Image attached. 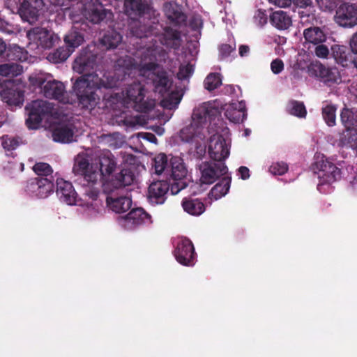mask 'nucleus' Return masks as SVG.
<instances>
[{
    "mask_svg": "<svg viewBox=\"0 0 357 357\" xmlns=\"http://www.w3.org/2000/svg\"><path fill=\"white\" fill-rule=\"evenodd\" d=\"M75 175L80 176V184L84 192L85 199L96 201L99 197L100 187L104 191L109 192L113 189H119L133 183L135 180L134 172L130 168H123L112 176L107 183H102L100 181V174L93 166L89 163L88 159L79 157L75 159L73 167Z\"/></svg>",
    "mask_w": 357,
    "mask_h": 357,
    "instance_id": "1",
    "label": "nucleus"
},
{
    "mask_svg": "<svg viewBox=\"0 0 357 357\" xmlns=\"http://www.w3.org/2000/svg\"><path fill=\"white\" fill-rule=\"evenodd\" d=\"M121 76L114 73H105L102 77L98 75L80 76L73 82V89L77 98L78 107L84 111L91 112L100 102L97 90L102 88L112 89L121 85Z\"/></svg>",
    "mask_w": 357,
    "mask_h": 357,
    "instance_id": "2",
    "label": "nucleus"
},
{
    "mask_svg": "<svg viewBox=\"0 0 357 357\" xmlns=\"http://www.w3.org/2000/svg\"><path fill=\"white\" fill-rule=\"evenodd\" d=\"M158 64L149 62L142 66L130 56H121L116 61V74L121 76V81L135 77L137 73L147 76L151 80L153 90L161 96L167 93L172 87V79L163 69L157 70Z\"/></svg>",
    "mask_w": 357,
    "mask_h": 357,
    "instance_id": "3",
    "label": "nucleus"
},
{
    "mask_svg": "<svg viewBox=\"0 0 357 357\" xmlns=\"http://www.w3.org/2000/svg\"><path fill=\"white\" fill-rule=\"evenodd\" d=\"M220 116L218 107L214 102H204L193 110L192 123L180 132V137L183 142H192L195 136V128L202 127L207 121H214Z\"/></svg>",
    "mask_w": 357,
    "mask_h": 357,
    "instance_id": "4",
    "label": "nucleus"
},
{
    "mask_svg": "<svg viewBox=\"0 0 357 357\" xmlns=\"http://www.w3.org/2000/svg\"><path fill=\"white\" fill-rule=\"evenodd\" d=\"M30 84L40 89V92L45 98L54 99L62 103H68V96L63 83L52 79L50 75L43 73L31 75L29 77Z\"/></svg>",
    "mask_w": 357,
    "mask_h": 357,
    "instance_id": "5",
    "label": "nucleus"
},
{
    "mask_svg": "<svg viewBox=\"0 0 357 357\" xmlns=\"http://www.w3.org/2000/svg\"><path fill=\"white\" fill-rule=\"evenodd\" d=\"M313 171L317 174L319 178L317 190L320 192H325L324 185L328 186L340 180L342 176L341 169L328 159H321L315 162L313 165Z\"/></svg>",
    "mask_w": 357,
    "mask_h": 357,
    "instance_id": "6",
    "label": "nucleus"
},
{
    "mask_svg": "<svg viewBox=\"0 0 357 357\" xmlns=\"http://www.w3.org/2000/svg\"><path fill=\"white\" fill-rule=\"evenodd\" d=\"M125 95V102L137 112H146L154 107L153 100H145L144 86L139 82L128 84Z\"/></svg>",
    "mask_w": 357,
    "mask_h": 357,
    "instance_id": "7",
    "label": "nucleus"
},
{
    "mask_svg": "<svg viewBox=\"0 0 357 357\" xmlns=\"http://www.w3.org/2000/svg\"><path fill=\"white\" fill-rule=\"evenodd\" d=\"M25 109L29 116L26 119V124L29 129H35L45 116L52 114L54 105L46 100H36L29 103Z\"/></svg>",
    "mask_w": 357,
    "mask_h": 357,
    "instance_id": "8",
    "label": "nucleus"
},
{
    "mask_svg": "<svg viewBox=\"0 0 357 357\" xmlns=\"http://www.w3.org/2000/svg\"><path fill=\"white\" fill-rule=\"evenodd\" d=\"M310 76L315 77L328 86L341 82V76L336 68H331L319 62L311 63L308 67Z\"/></svg>",
    "mask_w": 357,
    "mask_h": 357,
    "instance_id": "9",
    "label": "nucleus"
},
{
    "mask_svg": "<svg viewBox=\"0 0 357 357\" xmlns=\"http://www.w3.org/2000/svg\"><path fill=\"white\" fill-rule=\"evenodd\" d=\"M26 37L31 43L43 49L52 48L59 40L56 34L43 27H33L26 32Z\"/></svg>",
    "mask_w": 357,
    "mask_h": 357,
    "instance_id": "10",
    "label": "nucleus"
},
{
    "mask_svg": "<svg viewBox=\"0 0 357 357\" xmlns=\"http://www.w3.org/2000/svg\"><path fill=\"white\" fill-rule=\"evenodd\" d=\"M201 171V181L205 184H211L218 178L227 174L228 168L225 162L210 161L199 165Z\"/></svg>",
    "mask_w": 357,
    "mask_h": 357,
    "instance_id": "11",
    "label": "nucleus"
},
{
    "mask_svg": "<svg viewBox=\"0 0 357 357\" xmlns=\"http://www.w3.org/2000/svg\"><path fill=\"white\" fill-rule=\"evenodd\" d=\"M176 261L183 266H192L195 264L196 253L192 241L187 238L178 242L174 251Z\"/></svg>",
    "mask_w": 357,
    "mask_h": 357,
    "instance_id": "12",
    "label": "nucleus"
},
{
    "mask_svg": "<svg viewBox=\"0 0 357 357\" xmlns=\"http://www.w3.org/2000/svg\"><path fill=\"white\" fill-rule=\"evenodd\" d=\"M26 191L38 198L47 197L54 191L53 179L47 177H36L29 179L26 184Z\"/></svg>",
    "mask_w": 357,
    "mask_h": 357,
    "instance_id": "13",
    "label": "nucleus"
},
{
    "mask_svg": "<svg viewBox=\"0 0 357 357\" xmlns=\"http://www.w3.org/2000/svg\"><path fill=\"white\" fill-rule=\"evenodd\" d=\"M208 153L213 161L222 162L229 155V149L225 137L222 135L214 134L211 136L208 144Z\"/></svg>",
    "mask_w": 357,
    "mask_h": 357,
    "instance_id": "14",
    "label": "nucleus"
},
{
    "mask_svg": "<svg viewBox=\"0 0 357 357\" xmlns=\"http://www.w3.org/2000/svg\"><path fill=\"white\" fill-rule=\"evenodd\" d=\"M335 22L342 27H353L357 24V5L343 3L336 10Z\"/></svg>",
    "mask_w": 357,
    "mask_h": 357,
    "instance_id": "15",
    "label": "nucleus"
},
{
    "mask_svg": "<svg viewBox=\"0 0 357 357\" xmlns=\"http://www.w3.org/2000/svg\"><path fill=\"white\" fill-rule=\"evenodd\" d=\"M97 56L94 54L82 51L79 55L75 59L73 65L75 72L81 74L82 76L86 75H98L93 71L96 66Z\"/></svg>",
    "mask_w": 357,
    "mask_h": 357,
    "instance_id": "16",
    "label": "nucleus"
},
{
    "mask_svg": "<svg viewBox=\"0 0 357 357\" xmlns=\"http://www.w3.org/2000/svg\"><path fill=\"white\" fill-rule=\"evenodd\" d=\"M84 17L92 24L107 23L113 13L106 9L101 3H92L86 6L83 13Z\"/></svg>",
    "mask_w": 357,
    "mask_h": 357,
    "instance_id": "17",
    "label": "nucleus"
},
{
    "mask_svg": "<svg viewBox=\"0 0 357 357\" xmlns=\"http://www.w3.org/2000/svg\"><path fill=\"white\" fill-rule=\"evenodd\" d=\"M169 190V183L166 181L153 182L148 188L147 199L152 205L165 203Z\"/></svg>",
    "mask_w": 357,
    "mask_h": 357,
    "instance_id": "18",
    "label": "nucleus"
},
{
    "mask_svg": "<svg viewBox=\"0 0 357 357\" xmlns=\"http://www.w3.org/2000/svg\"><path fill=\"white\" fill-rule=\"evenodd\" d=\"M43 6V0H24L19 8L20 15L23 20L33 23L38 20Z\"/></svg>",
    "mask_w": 357,
    "mask_h": 357,
    "instance_id": "19",
    "label": "nucleus"
},
{
    "mask_svg": "<svg viewBox=\"0 0 357 357\" xmlns=\"http://www.w3.org/2000/svg\"><path fill=\"white\" fill-rule=\"evenodd\" d=\"M56 193L61 202L68 205L77 204V194L70 182L63 178H57Z\"/></svg>",
    "mask_w": 357,
    "mask_h": 357,
    "instance_id": "20",
    "label": "nucleus"
},
{
    "mask_svg": "<svg viewBox=\"0 0 357 357\" xmlns=\"http://www.w3.org/2000/svg\"><path fill=\"white\" fill-rule=\"evenodd\" d=\"M332 54L335 61L343 67L353 66L356 56L350 48L339 45L332 47Z\"/></svg>",
    "mask_w": 357,
    "mask_h": 357,
    "instance_id": "21",
    "label": "nucleus"
},
{
    "mask_svg": "<svg viewBox=\"0 0 357 357\" xmlns=\"http://www.w3.org/2000/svg\"><path fill=\"white\" fill-rule=\"evenodd\" d=\"M128 227H136L152 223L151 215L142 208L132 209L124 218Z\"/></svg>",
    "mask_w": 357,
    "mask_h": 357,
    "instance_id": "22",
    "label": "nucleus"
},
{
    "mask_svg": "<svg viewBox=\"0 0 357 357\" xmlns=\"http://www.w3.org/2000/svg\"><path fill=\"white\" fill-rule=\"evenodd\" d=\"M100 169L98 171L101 176H110L116 168V158L110 151H104L98 156Z\"/></svg>",
    "mask_w": 357,
    "mask_h": 357,
    "instance_id": "23",
    "label": "nucleus"
},
{
    "mask_svg": "<svg viewBox=\"0 0 357 357\" xmlns=\"http://www.w3.org/2000/svg\"><path fill=\"white\" fill-rule=\"evenodd\" d=\"M74 127L72 123L58 124L52 131L53 140L56 142L69 143L73 141Z\"/></svg>",
    "mask_w": 357,
    "mask_h": 357,
    "instance_id": "24",
    "label": "nucleus"
},
{
    "mask_svg": "<svg viewBox=\"0 0 357 357\" xmlns=\"http://www.w3.org/2000/svg\"><path fill=\"white\" fill-rule=\"evenodd\" d=\"M107 207L116 213L128 211L132 206V199L126 196L113 197L112 195L106 198Z\"/></svg>",
    "mask_w": 357,
    "mask_h": 357,
    "instance_id": "25",
    "label": "nucleus"
},
{
    "mask_svg": "<svg viewBox=\"0 0 357 357\" xmlns=\"http://www.w3.org/2000/svg\"><path fill=\"white\" fill-rule=\"evenodd\" d=\"M124 8L127 15L135 18L146 13L149 10V6L143 0H125Z\"/></svg>",
    "mask_w": 357,
    "mask_h": 357,
    "instance_id": "26",
    "label": "nucleus"
},
{
    "mask_svg": "<svg viewBox=\"0 0 357 357\" xmlns=\"http://www.w3.org/2000/svg\"><path fill=\"white\" fill-rule=\"evenodd\" d=\"M225 110L226 118L235 123L243 122L247 116L245 105L243 101L229 105Z\"/></svg>",
    "mask_w": 357,
    "mask_h": 357,
    "instance_id": "27",
    "label": "nucleus"
},
{
    "mask_svg": "<svg viewBox=\"0 0 357 357\" xmlns=\"http://www.w3.org/2000/svg\"><path fill=\"white\" fill-rule=\"evenodd\" d=\"M0 95L2 100L10 105L17 106L22 104L24 93L17 89L6 86L1 90Z\"/></svg>",
    "mask_w": 357,
    "mask_h": 357,
    "instance_id": "28",
    "label": "nucleus"
},
{
    "mask_svg": "<svg viewBox=\"0 0 357 357\" xmlns=\"http://www.w3.org/2000/svg\"><path fill=\"white\" fill-rule=\"evenodd\" d=\"M181 205L186 213L194 216L200 215L206 210L204 204L197 198H183Z\"/></svg>",
    "mask_w": 357,
    "mask_h": 357,
    "instance_id": "29",
    "label": "nucleus"
},
{
    "mask_svg": "<svg viewBox=\"0 0 357 357\" xmlns=\"http://www.w3.org/2000/svg\"><path fill=\"white\" fill-rule=\"evenodd\" d=\"M303 36L307 43L314 45L323 43L326 40V35L324 30L317 26L304 29Z\"/></svg>",
    "mask_w": 357,
    "mask_h": 357,
    "instance_id": "30",
    "label": "nucleus"
},
{
    "mask_svg": "<svg viewBox=\"0 0 357 357\" xmlns=\"http://www.w3.org/2000/svg\"><path fill=\"white\" fill-rule=\"evenodd\" d=\"M231 182V176H225L222 177L211 190L208 194L210 199L218 200L227 195L229 190Z\"/></svg>",
    "mask_w": 357,
    "mask_h": 357,
    "instance_id": "31",
    "label": "nucleus"
},
{
    "mask_svg": "<svg viewBox=\"0 0 357 357\" xmlns=\"http://www.w3.org/2000/svg\"><path fill=\"white\" fill-rule=\"evenodd\" d=\"M130 33L133 37L142 39L155 35L156 31L152 25L136 22L130 26Z\"/></svg>",
    "mask_w": 357,
    "mask_h": 357,
    "instance_id": "32",
    "label": "nucleus"
},
{
    "mask_svg": "<svg viewBox=\"0 0 357 357\" xmlns=\"http://www.w3.org/2000/svg\"><path fill=\"white\" fill-rule=\"evenodd\" d=\"M170 172L173 180H185L188 170L183 163L182 158L179 157H172L170 159Z\"/></svg>",
    "mask_w": 357,
    "mask_h": 357,
    "instance_id": "33",
    "label": "nucleus"
},
{
    "mask_svg": "<svg viewBox=\"0 0 357 357\" xmlns=\"http://www.w3.org/2000/svg\"><path fill=\"white\" fill-rule=\"evenodd\" d=\"M270 22L278 29L285 30L291 24V17L284 11L277 10L270 15Z\"/></svg>",
    "mask_w": 357,
    "mask_h": 357,
    "instance_id": "34",
    "label": "nucleus"
},
{
    "mask_svg": "<svg viewBox=\"0 0 357 357\" xmlns=\"http://www.w3.org/2000/svg\"><path fill=\"white\" fill-rule=\"evenodd\" d=\"M181 34L177 30L167 27L162 38V43L167 47L178 50L181 45Z\"/></svg>",
    "mask_w": 357,
    "mask_h": 357,
    "instance_id": "35",
    "label": "nucleus"
},
{
    "mask_svg": "<svg viewBox=\"0 0 357 357\" xmlns=\"http://www.w3.org/2000/svg\"><path fill=\"white\" fill-rule=\"evenodd\" d=\"M5 56L8 61H24L28 58V52L17 44H10L6 46Z\"/></svg>",
    "mask_w": 357,
    "mask_h": 357,
    "instance_id": "36",
    "label": "nucleus"
},
{
    "mask_svg": "<svg viewBox=\"0 0 357 357\" xmlns=\"http://www.w3.org/2000/svg\"><path fill=\"white\" fill-rule=\"evenodd\" d=\"M122 41V36L115 30H109L100 40V43L107 50L115 49Z\"/></svg>",
    "mask_w": 357,
    "mask_h": 357,
    "instance_id": "37",
    "label": "nucleus"
},
{
    "mask_svg": "<svg viewBox=\"0 0 357 357\" xmlns=\"http://www.w3.org/2000/svg\"><path fill=\"white\" fill-rule=\"evenodd\" d=\"M165 15L175 25H180L186 21V16L177 8H174L171 3H165Z\"/></svg>",
    "mask_w": 357,
    "mask_h": 357,
    "instance_id": "38",
    "label": "nucleus"
},
{
    "mask_svg": "<svg viewBox=\"0 0 357 357\" xmlns=\"http://www.w3.org/2000/svg\"><path fill=\"white\" fill-rule=\"evenodd\" d=\"M342 123L345 128H355L357 127V110L343 108L340 114Z\"/></svg>",
    "mask_w": 357,
    "mask_h": 357,
    "instance_id": "39",
    "label": "nucleus"
},
{
    "mask_svg": "<svg viewBox=\"0 0 357 357\" xmlns=\"http://www.w3.org/2000/svg\"><path fill=\"white\" fill-rule=\"evenodd\" d=\"M287 112L298 118H305L307 109L303 102L291 100L287 105Z\"/></svg>",
    "mask_w": 357,
    "mask_h": 357,
    "instance_id": "40",
    "label": "nucleus"
},
{
    "mask_svg": "<svg viewBox=\"0 0 357 357\" xmlns=\"http://www.w3.org/2000/svg\"><path fill=\"white\" fill-rule=\"evenodd\" d=\"M299 15V23L302 26L312 27V26H315L318 24V20L315 16V14L313 13L311 9H307L306 10H298V12Z\"/></svg>",
    "mask_w": 357,
    "mask_h": 357,
    "instance_id": "41",
    "label": "nucleus"
},
{
    "mask_svg": "<svg viewBox=\"0 0 357 357\" xmlns=\"http://www.w3.org/2000/svg\"><path fill=\"white\" fill-rule=\"evenodd\" d=\"M357 142V129L345 128L341 133L339 144L342 146H353Z\"/></svg>",
    "mask_w": 357,
    "mask_h": 357,
    "instance_id": "42",
    "label": "nucleus"
},
{
    "mask_svg": "<svg viewBox=\"0 0 357 357\" xmlns=\"http://www.w3.org/2000/svg\"><path fill=\"white\" fill-rule=\"evenodd\" d=\"M64 41L69 48L73 50L79 46L84 41V37L82 33L77 31H70L64 38Z\"/></svg>",
    "mask_w": 357,
    "mask_h": 357,
    "instance_id": "43",
    "label": "nucleus"
},
{
    "mask_svg": "<svg viewBox=\"0 0 357 357\" xmlns=\"http://www.w3.org/2000/svg\"><path fill=\"white\" fill-rule=\"evenodd\" d=\"M337 107L329 104L322 108V116L328 126H334L336 121Z\"/></svg>",
    "mask_w": 357,
    "mask_h": 357,
    "instance_id": "44",
    "label": "nucleus"
},
{
    "mask_svg": "<svg viewBox=\"0 0 357 357\" xmlns=\"http://www.w3.org/2000/svg\"><path fill=\"white\" fill-rule=\"evenodd\" d=\"M204 87L209 91L216 89L222 84V79L219 73H212L205 78Z\"/></svg>",
    "mask_w": 357,
    "mask_h": 357,
    "instance_id": "45",
    "label": "nucleus"
},
{
    "mask_svg": "<svg viewBox=\"0 0 357 357\" xmlns=\"http://www.w3.org/2000/svg\"><path fill=\"white\" fill-rule=\"evenodd\" d=\"M167 156L165 153H159L154 158L155 172L158 174H160L165 171L168 172L169 168Z\"/></svg>",
    "mask_w": 357,
    "mask_h": 357,
    "instance_id": "46",
    "label": "nucleus"
},
{
    "mask_svg": "<svg viewBox=\"0 0 357 357\" xmlns=\"http://www.w3.org/2000/svg\"><path fill=\"white\" fill-rule=\"evenodd\" d=\"M34 172L38 175L37 177H47L53 179L52 174L53 172L52 167L45 162H37L33 167Z\"/></svg>",
    "mask_w": 357,
    "mask_h": 357,
    "instance_id": "47",
    "label": "nucleus"
},
{
    "mask_svg": "<svg viewBox=\"0 0 357 357\" xmlns=\"http://www.w3.org/2000/svg\"><path fill=\"white\" fill-rule=\"evenodd\" d=\"M181 100V97L178 93H171L167 98L161 101V105L167 109H174L178 107Z\"/></svg>",
    "mask_w": 357,
    "mask_h": 357,
    "instance_id": "48",
    "label": "nucleus"
},
{
    "mask_svg": "<svg viewBox=\"0 0 357 357\" xmlns=\"http://www.w3.org/2000/svg\"><path fill=\"white\" fill-rule=\"evenodd\" d=\"M17 31V25L6 20L4 16L0 15V32L4 34H14Z\"/></svg>",
    "mask_w": 357,
    "mask_h": 357,
    "instance_id": "49",
    "label": "nucleus"
},
{
    "mask_svg": "<svg viewBox=\"0 0 357 357\" xmlns=\"http://www.w3.org/2000/svg\"><path fill=\"white\" fill-rule=\"evenodd\" d=\"M69 56L68 52L63 49H56L54 52L49 54L47 59L52 63H59L65 61Z\"/></svg>",
    "mask_w": 357,
    "mask_h": 357,
    "instance_id": "50",
    "label": "nucleus"
},
{
    "mask_svg": "<svg viewBox=\"0 0 357 357\" xmlns=\"http://www.w3.org/2000/svg\"><path fill=\"white\" fill-rule=\"evenodd\" d=\"M194 73V66L190 63L181 65L176 74V77L179 80H185L189 79Z\"/></svg>",
    "mask_w": 357,
    "mask_h": 357,
    "instance_id": "51",
    "label": "nucleus"
},
{
    "mask_svg": "<svg viewBox=\"0 0 357 357\" xmlns=\"http://www.w3.org/2000/svg\"><path fill=\"white\" fill-rule=\"evenodd\" d=\"M288 170V165L284 162H278L273 163L270 167L269 171L274 175H283Z\"/></svg>",
    "mask_w": 357,
    "mask_h": 357,
    "instance_id": "52",
    "label": "nucleus"
},
{
    "mask_svg": "<svg viewBox=\"0 0 357 357\" xmlns=\"http://www.w3.org/2000/svg\"><path fill=\"white\" fill-rule=\"evenodd\" d=\"M20 145L18 137H4L2 142V146L6 151H13L16 149Z\"/></svg>",
    "mask_w": 357,
    "mask_h": 357,
    "instance_id": "53",
    "label": "nucleus"
},
{
    "mask_svg": "<svg viewBox=\"0 0 357 357\" xmlns=\"http://www.w3.org/2000/svg\"><path fill=\"white\" fill-rule=\"evenodd\" d=\"M188 184L183 179L173 180V183L169 184V190L172 195L178 194L181 190L185 189Z\"/></svg>",
    "mask_w": 357,
    "mask_h": 357,
    "instance_id": "54",
    "label": "nucleus"
},
{
    "mask_svg": "<svg viewBox=\"0 0 357 357\" xmlns=\"http://www.w3.org/2000/svg\"><path fill=\"white\" fill-rule=\"evenodd\" d=\"M319 8L323 11L331 12L336 7L335 0H316Z\"/></svg>",
    "mask_w": 357,
    "mask_h": 357,
    "instance_id": "55",
    "label": "nucleus"
},
{
    "mask_svg": "<svg viewBox=\"0 0 357 357\" xmlns=\"http://www.w3.org/2000/svg\"><path fill=\"white\" fill-rule=\"evenodd\" d=\"M314 54L319 58L326 59L329 54V49L323 43L317 44L314 48Z\"/></svg>",
    "mask_w": 357,
    "mask_h": 357,
    "instance_id": "56",
    "label": "nucleus"
},
{
    "mask_svg": "<svg viewBox=\"0 0 357 357\" xmlns=\"http://www.w3.org/2000/svg\"><path fill=\"white\" fill-rule=\"evenodd\" d=\"M255 20L256 22L261 26L266 24L268 21V15L266 11L261 9L257 10L255 15Z\"/></svg>",
    "mask_w": 357,
    "mask_h": 357,
    "instance_id": "57",
    "label": "nucleus"
},
{
    "mask_svg": "<svg viewBox=\"0 0 357 357\" xmlns=\"http://www.w3.org/2000/svg\"><path fill=\"white\" fill-rule=\"evenodd\" d=\"M235 49V45L232 46L229 44H222L219 47L220 54L223 58L228 57Z\"/></svg>",
    "mask_w": 357,
    "mask_h": 357,
    "instance_id": "58",
    "label": "nucleus"
},
{
    "mask_svg": "<svg viewBox=\"0 0 357 357\" xmlns=\"http://www.w3.org/2000/svg\"><path fill=\"white\" fill-rule=\"evenodd\" d=\"M271 68L274 74L280 73L284 69V63L280 59H275L271 63Z\"/></svg>",
    "mask_w": 357,
    "mask_h": 357,
    "instance_id": "59",
    "label": "nucleus"
},
{
    "mask_svg": "<svg viewBox=\"0 0 357 357\" xmlns=\"http://www.w3.org/2000/svg\"><path fill=\"white\" fill-rule=\"evenodd\" d=\"M294 5L301 9H311L313 8L312 0H293Z\"/></svg>",
    "mask_w": 357,
    "mask_h": 357,
    "instance_id": "60",
    "label": "nucleus"
},
{
    "mask_svg": "<svg viewBox=\"0 0 357 357\" xmlns=\"http://www.w3.org/2000/svg\"><path fill=\"white\" fill-rule=\"evenodd\" d=\"M13 66L8 63L0 65V76L8 77L12 73Z\"/></svg>",
    "mask_w": 357,
    "mask_h": 357,
    "instance_id": "61",
    "label": "nucleus"
},
{
    "mask_svg": "<svg viewBox=\"0 0 357 357\" xmlns=\"http://www.w3.org/2000/svg\"><path fill=\"white\" fill-rule=\"evenodd\" d=\"M268 1L276 6L286 8L291 5L292 0H268Z\"/></svg>",
    "mask_w": 357,
    "mask_h": 357,
    "instance_id": "62",
    "label": "nucleus"
},
{
    "mask_svg": "<svg viewBox=\"0 0 357 357\" xmlns=\"http://www.w3.org/2000/svg\"><path fill=\"white\" fill-rule=\"evenodd\" d=\"M350 49L357 56V32L351 38L349 41Z\"/></svg>",
    "mask_w": 357,
    "mask_h": 357,
    "instance_id": "63",
    "label": "nucleus"
},
{
    "mask_svg": "<svg viewBox=\"0 0 357 357\" xmlns=\"http://www.w3.org/2000/svg\"><path fill=\"white\" fill-rule=\"evenodd\" d=\"M238 172L243 180L248 179L250 177V170L247 167L241 166L238 168Z\"/></svg>",
    "mask_w": 357,
    "mask_h": 357,
    "instance_id": "64",
    "label": "nucleus"
}]
</instances>
